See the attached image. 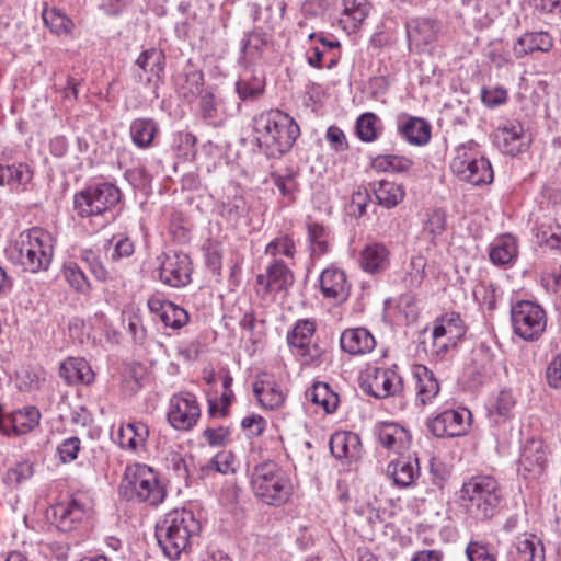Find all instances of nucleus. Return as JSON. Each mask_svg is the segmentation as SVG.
I'll list each match as a JSON object with an SVG mask.
<instances>
[{"instance_id":"f257e3e1","label":"nucleus","mask_w":561,"mask_h":561,"mask_svg":"<svg viewBox=\"0 0 561 561\" xmlns=\"http://www.w3.org/2000/svg\"><path fill=\"white\" fill-rule=\"evenodd\" d=\"M300 135L296 121L279 110L263 112L254 118V137L270 158L287 153Z\"/></svg>"},{"instance_id":"f03ea898","label":"nucleus","mask_w":561,"mask_h":561,"mask_svg":"<svg viewBox=\"0 0 561 561\" xmlns=\"http://www.w3.org/2000/svg\"><path fill=\"white\" fill-rule=\"evenodd\" d=\"M7 255L25 272L47 271L54 255L51 236L37 227L25 230L8 247Z\"/></svg>"},{"instance_id":"7ed1b4c3","label":"nucleus","mask_w":561,"mask_h":561,"mask_svg":"<svg viewBox=\"0 0 561 561\" xmlns=\"http://www.w3.org/2000/svg\"><path fill=\"white\" fill-rule=\"evenodd\" d=\"M199 530L201 524L192 511L174 510L157 525L156 537L163 554L170 560H179L182 553L187 552Z\"/></svg>"},{"instance_id":"20e7f679","label":"nucleus","mask_w":561,"mask_h":561,"mask_svg":"<svg viewBox=\"0 0 561 561\" xmlns=\"http://www.w3.org/2000/svg\"><path fill=\"white\" fill-rule=\"evenodd\" d=\"M460 499L472 516L477 519H488L497 513L503 492L494 478L477 476L462 484Z\"/></svg>"},{"instance_id":"39448f33","label":"nucleus","mask_w":561,"mask_h":561,"mask_svg":"<svg viewBox=\"0 0 561 561\" xmlns=\"http://www.w3.org/2000/svg\"><path fill=\"white\" fill-rule=\"evenodd\" d=\"M119 494L128 501L157 506L163 502L167 491L151 467L134 463L125 470L119 485Z\"/></svg>"},{"instance_id":"423d86ee","label":"nucleus","mask_w":561,"mask_h":561,"mask_svg":"<svg viewBox=\"0 0 561 561\" xmlns=\"http://www.w3.org/2000/svg\"><path fill=\"white\" fill-rule=\"evenodd\" d=\"M251 488L257 499L274 506L286 503L291 494L289 478L274 461H264L254 467Z\"/></svg>"},{"instance_id":"0eeeda50","label":"nucleus","mask_w":561,"mask_h":561,"mask_svg":"<svg viewBox=\"0 0 561 561\" xmlns=\"http://www.w3.org/2000/svg\"><path fill=\"white\" fill-rule=\"evenodd\" d=\"M121 196L119 188L114 184L94 183L75 195V209L80 217L99 216L114 208Z\"/></svg>"},{"instance_id":"6e6552de","label":"nucleus","mask_w":561,"mask_h":561,"mask_svg":"<svg viewBox=\"0 0 561 561\" xmlns=\"http://www.w3.org/2000/svg\"><path fill=\"white\" fill-rule=\"evenodd\" d=\"M513 332L524 341H537L546 330V311L530 300H519L511 308Z\"/></svg>"},{"instance_id":"1a4fd4ad","label":"nucleus","mask_w":561,"mask_h":561,"mask_svg":"<svg viewBox=\"0 0 561 561\" xmlns=\"http://www.w3.org/2000/svg\"><path fill=\"white\" fill-rule=\"evenodd\" d=\"M466 327L458 313H447L435 321L432 332V354L444 357L463 337Z\"/></svg>"},{"instance_id":"9d476101","label":"nucleus","mask_w":561,"mask_h":561,"mask_svg":"<svg viewBox=\"0 0 561 561\" xmlns=\"http://www.w3.org/2000/svg\"><path fill=\"white\" fill-rule=\"evenodd\" d=\"M471 413L467 409L445 410L427 421L428 431L436 437H458L470 427Z\"/></svg>"},{"instance_id":"9b49d317","label":"nucleus","mask_w":561,"mask_h":561,"mask_svg":"<svg viewBox=\"0 0 561 561\" xmlns=\"http://www.w3.org/2000/svg\"><path fill=\"white\" fill-rule=\"evenodd\" d=\"M199 416L201 409L194 394L184 392L171 398L168 421L175 430H191L195 426Z\"/></svg>"},{"instance_id":"f8f14e48","label":"nucleus","mask_w":561,"mask_h":561,"mask_svg":"<svg viewBox=\"0 0 561 561\" xmlns=\"http://www.w3.org/2000/svg\"><path fill=\"white\" fill-rule=\"evenodd\" d=\"M193 267L187 254L181 252H168L159 267L160 280L171 287H183L191 282Z\"/></svg>"},{"instance_id":"ddd939ff","label":"nucleus","mask_w":561,"mask_h":561,"mask_svg":"<svg viewBox=\"0 0 561 561\" xmlns=\"http://www.w3.org/2000/svg\"><path fill=\"white\" fill-rule=\"evenodd\" d=\"M362 388L366 393L383 399L402 390V378L394 369L376 367L368 373Z\"/></svg>"},{"instance_id":"4468645a","label":"nucleus","mask_w":561,"mask_h":561,"mask_svg":"<svg viewBox=\"0 0 561 561\" xmlns=\"http://www.w3.org/2000/svg\"><path fill=\"white\" fill-rule=\"evenodd\" d=\"M87 514L85 506L78 499L53 505L47 512V518L59 531L75 530Z\"/></svg>"},{"instance_id":"2eb2a0df","label":"nucleus","mask_w":561,"mask_h":561,"mask_svg":"<svg viewBox=\"0 0 561 561\" xmlns=\"http://www.w3.org/2000/svg\"><path fill=\"white\" fill-rule=\"evenodd\" d=\"M547 454L542 440L528 439L522 448L518 460V471L524 478L535 479L539 477L546 466Z\"/></svg>"},{"instance_id":"dca6fc26","label":"nucleus","mask_w":561,"mask_h":561,"mask_svg":"<svg viewBox=\"0 0 561 561\" xmlns=\"http://www.w3.org/2000/svg\"><path fill=\"white\" fill-rule=\"evenodd\" d=\"M412 376L414 379L415 405L433 404L440 391V385L435 374L425 365H414Z\"/></svg>"},{"instance_id":"f3484780","label":"nucleus","mask_w":561,"mask_h":561,"mask_svg":"<svg viewBox=\"0 0 561 561\" xmlns=\"http://www.w3.org/2000/svg\"><path fill=\"white\" fill-rule=\"evenodd\" d=\"M410 49L422 51L432 45L438 35V24L426 18H416L405 24Z\"/></svg>"},{"instance_id":"a211bd4d","label":"nucleus","mask_w":561,"mask_h":561,"mask_svg":"<svg viewBox=\"0 0 561 561\" xmlns=\"http://www.w3.org/2000/svg\"><path fill=\"white\" fill-rule=\"evenodd\" d=\"M294 283V274L288 266L280 260H275L267 268L265 274L256 276L257 293L266 295L270 291L286 290Z\"/></svg>"},{"instance_id":"6ab92c4d","label":"nucleus","mask_w":561,"mask_h":561,"mask_svg":"<svg viewBox=\"0 0 561 561\" xmlns=\"http://www.w3.org/2000/svg\"><path fill=\"white\" fill-rule=\"evenodd\" d=\"M320 290L324 298L344 301L350 294V284L344 271L331 266L320 275Z\"/></svg>"},{"instance_id":"aec40b11","label":"nucleus","mask_w":561,"mask_h":561,"mask_svg":"<svg viewBox=\"0 0 561 561\" xmlns=\"http://www.w3.org/2000/svg\"><path fill=\"white\" fill-rule=\"evenodd\" d=\"M494 144L505 154H518L526 146L524 127L519 123L499 127L494 133Z\"/></svg>"},{"instance_id":"412c9836","label":"nucleus","mask_w":561,"mask_h":561,"mask_svg":"<svg viewBox=\"0 0 561 561\" xmlns=\"http://www.w3.org/2000/svg\"><path fill=\"white\" fill-rule=\"evenodd\" d=\"M340 345L350 355H364L375 348L376 340L366 328H351L342 332Z\"/></svg>"},{"instance_id":"4be33fe9","label":"nucleus","mask_w":561,"mask_h":561,"mask_svg":"<svg viewBox=\"0 0 561 561\" xmlns=\"http://www.w3.org/2000/svg\"><path fill=\"white\" fill-rule=\"evenodd\" d=\"M387 474L399 488L412 486L420 476L419 460L412 457H400L392 460L387 466Z\"/></svg>"},{"instance_id":"5701e85b","label":"nucleus","mask_w":561,"mask_h":561,"mask_svg":"<svg viewBox=\"0 0 561 561\" xmlns=\"http://www.w3.org/2000/svg\"><path fill=\"white\" fill-rule=\"evenodd\" d=\"M253 391L261 405L268 410H276L284 403L285 396L277 382L268 375L257 377Z\"/></svg>"},{"instance_id":"b1692460","label":"nucleus","mask_w":561,"mask_h":561,"mask_svg":"<svg viewBox=\"0 0 561 561\" xmlns=\"http://www.w3.org/2000/svg\"><path fill=\"white\" fill-rule=\"evenodd\" d=\"M398 133L411 145L423 146L431 139L430 124L420 117L404 115L399 119Z\"/></svg>"},{"instance_id":"393cba45","label":"nucleus","mask_w":561,"mask_h":561,"mask_svg":"<svg viewBox=\"0 0 561 561\" xmlns=\"http://www.w3.org/2000/svg\"><path fill=\"white\" fill-rule=\"evenodd\" d=\"M389 255L390 252L386 245L381 243L367 244L360 251V267L369 274L380 273L388 267L390 262Z\"/></svg>"},{"instance_id":"a878e982","label":"nucleus","mask_w":561,"mask_h":561,"mask_svg":"<svg viewBox=\"0 0 561 561\" xmlns=\"http://www.w3.org/2000/svg\"><path fill=\"white\" fill-rule=\"evenodd\" d=\"M330 449L337 459H357L360 454L359 436L351 432H339L331 436Z\"/></svg>"},{"instance_id":"bb28decb","label":"nucleus","mask_w":561,"mask_h":561,"mask_svg":"<svg viewBox=\"0 0 561 561\" xmlns=\"http://www.w3.org/2000/svg\"><path fill=\"white\" fill-rule=\"evenodd\" d=\"M553 46V41L547 32L526 33L520 36L513 46L516 58H523L535 51H549Z\"/></svg>"},{"instance_id":"cd10ccee","label":"nucleus","mask_w":561,"mask_h":561,"mask_svg":"<svg viewBox=\"0 0 561 561\" xmlns=\"http://www.w3.org/2000/svg\"><path fill=\"white\" fill-rule=\"evenodd\" d=\"M59 375L69 385H89L94 379V373L84 358H68L60 365Z\"/></svg>"},{"instance_id":"c85d7f7f","label":"nucleus","mask_w":561,"mask_h":561,"mask_svg":"<svg viewBox=\"0 0 561 561\" xmlns=\"http://www.w3.org/2000/svg\"><path fill=\"white\" fill-rule=\"evenodd\" d=\"M32 178L33 171L26 163L0 164V186H9L11 190H24Z\"/></svg>"},{"instance_id":"c756f323","label":"nucleus","mask_w":561,"mask_h":561,"mask_svg":"<svg viewBox=\"0 0 561 561\" xmlns=\"http://www.w3.org/2000/svg\"><path fill=\"white\" fill-rule=\"evenodd\" d=\"M380 444L390 450L401 453L410 444V434L403 427L396 424H383L378 432Z\"/></svg>"},{"instance_id":"7c9ffc66","label":"nucleus","mask_w":561,"mask_h":561,"mask_svg":"<svg viewBox=\"0 0 561 561\" xmlns=\"http://www.w3.org/2000/svg\"><path fill=\"white\" fill-rule=\"evenodd\" d=\"M460 180L479 186L490 184L493 181V170L490 161L483 156L471 161L465 171L457 175Z\"/></svg>"},{"instance_id":"2f4dec72","label":"nucleus","mask_w":561,"mask_h":561,"mask_svg":"<svg viewBox=\"0 0 561 561\" xmlns=\"http://www.w3.org/2000/svg\"><path fill=\"white\" fill-rule=\"evenodd\" d=\"M203 87L204 75L201 70H185L176 80V91L179 95L188 102H192L205 91Z\"/></svg>"},{"instance_id":"473e14b6","label":"nucleus","mask_w":561,"mask_h":561,"mask_svg":"<svg viewBox=\"0 0 561 561\" xmlns=\"http://www.w3.org/2000/svg\"><path fill=\"white\" fill-rule=\"evenodd\" d=\"M373 191L377 203L388 209L399 205L405 195L402 185L386 180L375 182Z\"/></svg>"},{"instance_id":"72a5a7b5","label":"nucleus","mask_w":561,"mask_h":561,"mask_svg":"<svg viewBox=\"0 0 561 561\" xmlns=\"http://www.w3.org/2000/svg\"><path fill=\"white\" fill-rule=\"evenodd\" d=\"M148 436V426L141 422H134L121 428L118 440L122 448L135 451L145 446Z\"/></svg>"},{"instance_id":"f704fd0d","label":"nucleus","mask_w":561,"mask_h":561,"mask_svg":"<svg viewBox=\"0 0 561 561\" xmlns=\"http://www.w3.org/2000/svg\"><path fill=\"white\" fill-rule=\"evenodd\" d=\"M158 131L152 118H136L130 123L129 133L134 145L140 149L149 148Z\"/></svg>"},{"instance_id":"c9c22d12","label":"nucleus","mask_w":561,"mask_h":561,"mask_svg":"<svg viewBox=\"0 0 561 561\" xmlns=\"http://www.w3.org/2000/svg\"><path fill=\"white\" fill-rule=\"evenodd\" d=\"M41 413L35 407L16 410L9 416V423L16 435L31 432L39 422Z\"/></svg>"},{"instance_id":"e433bc0d","label":"nucleus","mask_w":561,"mask_h":561,"mask_svg":"<svg viewBox=\"0 0 561 561\" xmlns=\"http://www.w3.org/2000/svg\"><path fill=\"white\" fill-rule=\"evenodd\" d=\"M516 550L522 561H545L543 545L534 534L517 538Z\"/></svg>"},{"instance_id":"4c0bfd02","label":"nucleus","mask_w":561,"mask_h":561,"mask_svg":"<svg viewBox=\"0 0 561 561\" xmlns=\"http://www.w3.org/2000/svg\"><path fill=\"white\" fill-rule=\"evenodd\" d=\"M490 260L496 265L511 263L517 256V244L513 237L497 239L491 247Z\"/></svg>"},{"instance_id":"58836bf2","label":"nucleus","mask_w":561,"mask_h":561,"mask_svg":"<svg viewBox=\"0 0 561 561\" xmlns=\"http://www.w3.org/2000/svg\"><path fill=\"white\" fill-rule=\"evenodd\" d=\"M249 206L243 196L233 194L228 195L219 206V214L233 225H237L241 218L248 214Z\"/></svg>"},{"instance_id":"ea45409f","label":"nucleus","mask_w":561,"mask_h":561,"mask_svg":"<svg viewBox=\"0 0 561 561\" xmlns=\"http://www.w3.org/2000/svg\"><path fill=\"white\" fill-rule=\"evenodd\" d=\"M310 253L312 256H322L329 251L330 234L328 229L318 222L307 224Z\"/></svg>"},{"instance_id":"a19ab883","label":"nucleus","mask_w":561,"mask_h":561,"mask_svg":"<svg viewBox=\"0 0 561 561\" xmlns=\"http://www.w3.org/2000/svg\"><path fill=\"white\" fill-rule=\"evenodd\" d=\"M482 156L479 150V145L469 140L465 144H460L456 148V154L450 162V169L454 174L458 175L460 172L465 171L471 161L476 160L477 157Z\"/></svg>"},{"instance_id":"79ce46f5","label":"nucleus","mask_w":561,"mask_h":561,"mask_svg":"<svg viewBox=\"0 0 561 561\" xmlns=\"http://www.w3.org/2000/svg\"><path fill=\"white\" fill-rule=\"evenodd\" d=\"M136 66L145 73L160 77L164 70V54L160 49H146L136 59Z\"/></svg>"},{"instance_id":"37998d69","label":"nucleus","mask_w":561,"mask_h":561,"mask_svg":"<svg viewBox=\"0 0 561 561\" xmlns=\"http://www.w3.org/2000/svg\"><path fill=\"white\" fill-rule=\"evenodd\" d=\"M316 332V322L310 319H299L291 331L287 334V342L289 347L301 348L304 344L311 343L312 336Z\"/></svg>"},{"instance_id":"c03bdc74","label":"nucleus","mask_w":561,"mask_h":561,"mask_svg":"<svg viewBox=\"0 0 561 561\" xmlns=\"http://www.w3.org/2000/svg\"><path fill=\"white\" fill-rule=\"evenodd\" d=\"M537 241L551 249L561 250V217L551 222H542L537 227Z\"/></svg>"},{"instance_id":"a18cd8bd","label":"nucleus","mask_w":561,"mask_h":561,"mask_svg":"<svg viewBox=\"0 0 561 561\" xmlns=\"http://www.w3.org/2000/svg\"><path fill=\"white\" fill-rule=\"evenodd\" d=\"M412 164L410 159L396 154H381L371 162L373 169L378 172H407Z\"/></svg>"},{"instance_id":"49530a36","label":"nucleus","mask_w":561,"mask_h":561,"mask_svg":"<svg viewBox=\"0 0 561 561\" xmlns=\"http://www.w3.org/2000/svg\"><path fill=\"white\" fill-rule=\"evenodd\" d=\"M309 397L314 404L322 407L327 413L334 412L339 404L337 394L324 382L313 385Z\"/></svg>"},{"instance_id":"de8ad7c7","label":"nucleus","mask_w":561,"mask_h":561,"mask_svg":"<svg viewBox=\"0 0 561 561\" xmlns=\"http://www.w3.org/2000/svg\"><path fill=\"white\" fill-rule=\"evenodd\" d=\"M159 317L165 327L172 329H181L188 322L186 310L167 300H164V305H160Z\"/></svg>"},{"instance_id":"09e8293b","label":"nucleus","mask_w":561,"mask_h":561,"mask_svg":"<svg viewBox=\"0 0 561 561\" xmlns=\"http://www.w3.org/2000/svg\"><path fill=\"white\" fill-rule=\"evenodd\" d=\"M43 21L53 33L58 35L70 33L73 24L72 21L59 9H44Z\"/></svg>"},{"instance_id":"8fccbe9b","label":"nucleus","mask_w":561,"mask_h":561,"mask_svg":"<svg viewBox=\"0 0 561 561\" xmlns=\"http://www.w3.org/2000/svg\"><path fill=\"white\" fill-rule=\"evenodd\" d=\"M379 117L371 112L362 114L356 121V133L362 141L371 142L377 139Z\"/></svg>"},{"instance_id":"3c124183","label":"nucleus","mask_w":561,"mask_h":561,"mask_svg":"<svg viewBox=\"0 0 561 561\" xmlns=\"http://www.w3.org/2000/svg\"><path fill=\"white\" fill-rule=\"evenodd\" d=\"M64 276L68 284L78 293L84 294L90 289V283L84 272L75 262L64 265Z\"/></svg>"},{"instance_id":"603ef678","label":"nucleus","mask_w":561,"mask_h":561,"mask_svg":"<svg viewBox=\"0 0 561 561\" xmlns=\"http://www.w3.org/2000/svg\"><path fill=\"white\" fill-rule=\"evenodd\" d=\"M238 467L236 456L229 450L217 453L208 462L207 468L222 474L234 473Z\"/></svg>"},{"instance_id":"864d4df0","label":"nucleus","mask_w":561,"mask_h":561,"mask_svg":"<svg viewBox=\"0 0 561 561\" xmlns=\"http://www.w3.org/2000/svg\"><path fill=\"white\" fill-rule=\"evenodd\" d=\"M304 366L317 367L322 363L323 350L317 343L304 344L301 348L291 350Z\"/></svg>"},{"instance_id":"5fc2aeb1","label":"nucleus","mask_w":561,"mask_h":561,"mask_svg":"<svg viewBox=\"0 0 561 561\" xmlns=\"http://www.w3.org/2000/svg\"><path fill=\"white\" fill-rule=\"evenodd\" d=\"M369 11L368 0H343V13L353 20L354 27L363 23Z\"/></svg>"},{"instance_id":"6e6d98bb","label":"nucleus","mask_w":561,"mask_h":561,"mask_svg":"<svg viewBox=\"0 0 561 561\" xmlns=\"http://www.w3.org/2000/svg\"><path fill=\"white\" fill-rule=\"evenodd\" d=\"M199 96V112L205 121H215L219 117L221 103L211 90H205Z\"/></svg>"},{"instance_id":"4d7b16f0","label":"nucleus","mask_w":561,"mask_h":561,"mask_svg":"<svg viewBox=\"0 0 561 561\" xmlns=\"http://www.w3.org/2000/svg\"><path fill=\"white\" fill-rule=\"evenodd\" d=\"M446 229V214L443 209H433L427 213L426 220L423 227L424 233L428 234L431 239L440 236Z\"/></svg>"},{"instance_id":"13d9d810","label":"nucleus","mask_w":561,"mask_h":561,"mask_svg":"<svg viewBox=\"0 0 561 561\" xmlns=\"http://www.w3.org/2000/svg\"><path fill=\"white\" fill-rule=\"evenodd\" d=\"M515 405V399L510 391H501L497 396L494 410L490 415L495 422H504L511 416V412Z\"/></svg>"},{"instance_id":"bf43d9fd","label":"nucleus","mask_w":561,"mask_h":561,"mask_svg":"<svg viewBox=\"0 0 561 561\" xmlns=\"http://www.w3.org/2000/svg\"><path fill=\"white\" fill-rule=\"evenodd\" d=\"M80 257L88 265L90 272L98 280L106 282L110 278V273L103 265L100 255L93 250H82Z\"/></svg>"},{"instance_id":"052dcab7","label":"nucleus","mask_w":561,"mask_h":561,"mask_svg":"<svg viewBox=\"0 0 561 561\" xmlns=\"http://www.w3.org/2000/svg\"><path fill=\"white\" fill-rule=\"evenodd\" d=\"M466 556L469 561H497L496 554L488 543L479 540H471L466 548Z\"/></svg>"},{"instance_id":"680f3d73","label":"nucleus","mask_w":561,"mask_h":561,"mask_svg":"<svg viewBox=\"0 0 561 561\" xmlns=\"http://www.w3.org/2000/svg\"><path fill=\"white\" fill-rule=\"evenodd\" d=\"M33 476V466L27 461L19 462L15 467L9 469L3 481L9 486H18L23 481Z\"/></svg>"},{"instance_id":"e2e57ef3","label":"nucleus","mask_w":561,"mask_h":561,"mask_svg":"<svg viewBox=\"0 0 561 561\" xmlns=\"http://www.w3.org/2000/svg\"><path fill=\"white\" fill-rule=\"evenodd\" d=\"M425 266L426 261L423 256H415L411 259L409 270L404 277V282L409 287L416 288L422 284L425 276Z\"/></svg>"},{"instance_id":"0e129e2a","label":"nucleus","mask_w":561,"mask_h":561,"mask_svg":"<svg viewBox=\"0 0 561 561\" xmlns=\"http://www.w3.org/2000/svg\"><path fill=\"white\" fill-rule=\"evenodd\" d=\"M295 252V243L287 236L275 238L265 248V253L272 256L282 254L287 257H294Z\"/></svg>"},{"instance_id":"69168bd1","label":"nucleus","mask_w":561,"mask_h":561,"mask_svg":"<svg viewBox=\"0 0 561 561\" xmlns=\"http://www.w3.org/2000/svg\"><path fill=\"white\" fill-rule=\"evenodd\" d=\"M271 179L283 196L294 198L298 186L294 172L289 171L285 175L272 173Z\"/></svg>"},{"instance_id":"338daca9","label":"nucleus","mask_w":561,"mask_h":561,"mask_svg":"<svg viewBox=\"0 0 561 561\" xmlns=\"http://www.w3.org/2000/svg\"><path fill=\"white\" fill-rule=\"evenodd\" d=\"M236 90L240 100H250L255 99L263 92V83L259 79H254L253 82H250L245 79H240L236 83Z\"/></svg>"},{"instance_id":"774afa93","label":"nucleus","mask_w":561,"mask_h":561,"mask_svg":"<svg viewBox=\"0 0 561 561\" xmlns=\"http://www.w3.org/2000/svg\"><path fill=\"white\" fill-rule=\"evenodd\" d=\"M546 378L551 388L561 389V352L549 363L546 370Z\"/></svg>"}]
</instances>
